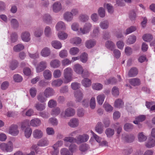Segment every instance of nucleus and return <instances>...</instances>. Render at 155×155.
I'll return each mask as SVG.
<instances>
[{
  "label": "nucleus",
  "mask_w": 155,
  "mask_h": 155,
  "mask_svg": "<svg viewBox=\"0 0 155 155\" xmlns=\"http://www.w3.org/2000/svg\"><path fill=\"white\" fill-rule=\"evenodd\" d=\"M73 71L70 67L66 68L64 70V76L65 79L64 82L67 83L71 81L72 79Z\"/></svg>",
  "instance_id": "1"
},
{
  "label": "nucleus",
  "mask_w": 155,
  "mask_h": 155,
  "mask_svg": "<svg viewBox=\"0 0 155 155\" xmlns=\"http://www.w3.org/2000/svg\"><path fill=\"white\" fill-rule=\"evenodd\" d=\"M0 148L3 152H11L13 150V143L11 141L8 142L7 143H2L0 145Z\"/></svg>",
  "instance_id": "2"
},
{
  "label": "nucleus",
  "mask_w": 155,
  "mask_h": 155,
  "mask_svg": "<svg viewBox=\"0 0 155 155\" xmlns=\"http://www.w3.org/2000/svg\"><path fill=\"white\" fill-rule=\"evenodd\" d=\"M92 25L89 22L85 23L84 25L83 28H80L79 32L83 35L88 33L91 29Z\"/></svg>",
  "instance_id": "3"
},
{
  "label": "nucleus",
  "mask_w": 155,
  "mask_h": 155,
  "mask_svg": "<svg viewBox=\"0 0 155 155\" xmlns=\"http://www.w3.org/2000/svg\"><path fill=\"white\" fill-rule=\"evenodd\" d=\"M89 138V136L86 134L79 135L76 138V143L78 144H80L82 143L86 142L88 140Z\"/></svg>",
  "instance_id": "4"
},
{
  "label": "nucleus",
  "mask_w": 155,
  "mask_h": 155,
  "mask_svg": "<svg viewBox=\"0 0 155 155\" xmlns=\"http://www.w3.org/2000/svg\"><path fill=\"white\" fill-rule=\"evenodd\" d=\"M75 114V110L73 108L68 107L66 108L64 113V114H61L62 117L65 118L66 117H71L73 116Z\"/></svg>",
  "instance_id": "5"
},
{
  "label": "nucleus",
  "mask_w": 155,
  "mask_h": 155,
  "mask_svg": "<svg viewBox=\"0 0 155 155\" xmlns=\"http://www.w3.org/2000/svg\"><path fill=\"white\" fill-rule=\"evenodd\" d=\"M135 139V136L133 134H124L122 135V139L126 143H132L134 140Z\"/></svg>",
  "instance_id": "6"
},
{
  "label": "nucleus",
  "mask_w": 155,
  "mask_h": 155,
  "mask_svg": "<svg viewBox=\"0 0 155 155\" xmlns=\"http://www.w3.org/2000/svg\"><path fill=\"white\" fill-rule=\"evenodd\" d=\"M47 63L46 61H42L38 63L36 67V71L38 73L43 71L47 67Z\"/></svg>",
  "instance_id": "7"
},
{
  "label": "nucleus",
  "mask_w": 155,
  "mask_h": 155,
  "mask_svg": "<svg viewBox=\"0 0 155 155\" xmlns=\"http://www.w3.org/2000/svg\"><path fill=\"white\" fill-rule=\"evenodd\" d=\"M18 127L16 124L12 125L9 128V133L13 136L17 135L19 134Z\"/></svg>",
  "instance_id": "8"
},
{
  "label": "nucleus",
  "mask_w": 155,
  "mask_h": 155,
  "mask_svg": "<svg viewBox=\"0 0 155 155\" xmlns=\"http://www.w3.org/2000/svg\"><path fill=\"white\" fill-rule=\"evenodd\" d=\"M55 93V91L53 88L47 87L44 90L43 94L46 97L48 98L54 95Z\"/></svg>",
  "instance_id": "9"
},
{
  "label": "nucleus",
  "mask_w": 155,
  "mask_h": 155,
  "mask_svg": "<svg viewBox=\"0 0 155 155\" xmlns=\"http://www.w3.org/2000/svg\"><path fill=\"white\" fill-rule=\"evenodd\" d=\"M145 146L148 148H151L155 146V138L150 137L145 143Z\"/></svg>",
  "instance_id": "10"
},
{
  "label": "nucleus",
  "mask_w": 155,
  "mask_h": 155,
  "mask_svg": "<svg viewBox=\"0 0 155 155\" xmlns=\"http://www.w3.org/2000/svg\"><path fill=\"white\" fill-rule=\"evenodd\" d=\"M31 35L28 31H24L22 32L21 35V38L22 40L25 42H28L31 40Z\"/></svg>",
  "instance_id": "11"
},
{
  "label": "nucleus",
  "mask_w": 155,
  "mask_h": 155,
  "mask_svg": "<svg viewBox=\"0 0 155 155\" xmlns=\"http://www.w3.org/2000/svg\"><path fill=\"white\" fill-rule=\"evenodd\" d=\"M33 135L34 138L40 139L43 137V133L41 130L36 129L33 132Z\"/></svg>",
  "instance_id": "12"
},
{
  "label": "nucleus",
  "mask_w": 155,
  "mask_h": 155,
  "mask_svg": "<svg viewBox=\"0 0 155 155\" xmlns=\"http://www.w3.org/2000/svg\"><path fill=\"white\" fill-rule=\"evenodd\" d=\"M68 125L71 127L75 128L79 124V121L78 119L74 118L71 119L68 123Z\"/></svg>",
  "instance_id": "13"
},
{
  "label": "nucleus",
  "mask_w": 155,
  "mask_h": 155,
  "mask_svg": "<svg viewBox=\"0 0 155 155\" xmlns=\"http://www.w3.org/2000/svg\"><path fill=\"white\" fill-rule=\"evenodd\" d=\"M53 11L55 12H58L60 11L62 9V5L59 2H54L52 5Z\"/></svg>",
  "instance_id": "14"
},
{
  "label": "nucleus",
  "mask_w": 155,
  "mask_h": 155,
  "mask_svg": "<svg viewBox=\"0 0 155 155\" xmlns=\"http://www.w3.org/2000/svg\"><path fill=\"white\" fill-rule=\"evenodd\" d=\"M74 95L76 98L75 101L77 102H80L83 98L84 94L81 91L78 90L74 92Z\"/></svg>",
  "instance_id": "15"
},
{
  "label": "nucleus",
  "mask_w": 155,
  "mask_h": 155,
  "mask_svg": "<svg viewBox=\"0 0 155 155\" xmlns=\"http://www.w3.org/2000/svg\"><path fill=\"white\" fill-rule=\"evenodd\" d=\"M96 131L99 134H101L104 131V125L102 123L98 122L95 127Z\"/></svg>",
  "instance_id": "16"
},
{
  "label": "nucleus",
  "mask_w": 155,
  "mask_h": 155,
  "mask_svg": "<svg viewBox=\"0 0 155 155\" xmlns=\"http://www.w3.org/2000/svg\"><path fill=\"white\" fill-rule=\"evenodd\" d=\"M96 41L94 39H89L85 42V46L87 48H91L96 45Z\"/></svg>",
  "instance_id": "17"
},
{
  "label": "nucleus",
  "mask_w": 155,
  "mask_h": 155,
  "mask_svg": "<svg viewBox=\"0 0 155 155\" xmlns=\"http://www.w3.org/2000/svg\"><path fill=\"white\" fill-rule=\"evenodd\" d=\"M30 124L32 127H38L41 124V121L39 119L35 118L31 120Z\"/></svg>",
  "instance_id": "18"
},
{
  "label": "nucleus",
  "mask_w": 155,
  "mask_h": 155,
  "mask_svg": "<svg viewBox=\"0 0 155 155\" xmlns=\"http://www.w3.org/2000/svg\"><path fill=\"white\" fill-rule=\"evenodd\" d=\"M60 61L58 59H55L51 61L50 64L51 67L53 68H58L60 66Z\"/></svg>",
  "instance_id": "19"
},
{
  "label": "nucleus",
  "mask_w": 155,
  "mask_h": 155,
  "mask_svg": "<svg viewBox=\"0 0 155 155\" xmlns=\"http://www.w3.org/2000/svg\"><path fill=\"white\" fill-rule=\"evenodd\" d=\"M63 17L64 20L67 21H71L73 19V16L70 12H67L63 15Z\"/></svg>",
  "instance_id": "20"
},
{
  "label": "nucleus",
  "mask_w": 155,
  "mask_h": 155,
  "mask_svg": "<svg viewBox=\"0 0 155 155\" xmlns=\"http://www.w3.org/2000/svg\"><path fill=\"white\" fill-rule=\"evenodd\" d=\"M56 28L58 31L60 30H64L66 29V25L63 22L60 21L57 24Z\"/></svg>",
  "instance_id": "21"
},
{
  "label": "nucleus",
  "mask_w": 155,
  "mask_h": 155,
  "mask_svg": "<svg viewBox=\"0 0 155 155\" xmlns=\"http://www.w3.org/2000/svg\"><path fill=\"white\" fill-rule=\"evenodd\" d=\"M70 41L71 43L77 45L81 43L82 40L80 38L76 37L71 38Z\"/></svg>",
  "instance_id": "22"
},
{
  "label": "nucleus",
  "mask_w": 155,
  "mask_h": 155,
  "mask_svg": "<svg viewBox=\"0 0 155 155\" xmlns=\"http://www.w3.org/2000/svg\"><path fill=\"white\" fill-rule=\"evenodd\" d=\"M74 70L76 73L81 74L83 71V69L82 67L80 64H77L74 66Z\"/></svg>",
  "instance_id": "23"
},
{
  "label": "nucleus",
  "mask_w": 155,
  "mask_h": 155,
  "mask_svg": "<svg viewBox=\"0 0 155 155\" xmlns=\"http://www.w3.org/2000/svg\"><path fill=\"white\" fill-rule=\"evenodd\" d=\"M49 141L47 138L42 139L39 141L38 143V145L41 147H45L48 145Z\"/></svg>",
  "instance_id": "24"
},
{
  "label": "nucleus",
  "mask_w": 155,
  "mask_h": 155,
  "mask_svg": "<svg viewBox=\"0 0 155 155\" xmlns=\"http://www.w3.org/2000/svg\"><path fill=\"white\" fill-rule=\"evenodd\" d=\"M46 104L39 102L36 103L35 105V109L38 111H41L44 110L45 108Z\"/></svg>",
  "instance_id": "25"
},
{
  "label": "nucleus",
  "mask_w": 155,
  "mask_h": 155,
  "mask_svg": "<svg viewBox=\"0 0 155 155\" xmlns=\"http://www.w3.org/2000/svg\"><path fill=\"white\" fill-rule=\"evenodd\" d=\"M82 85L86 87H89L91 85V82L89 79L86 78L83 79L81 81Z\"/></svg>",
  "instance_id": "26"
},
{
  "label": "nucleus",
  "mask_w": 155,
  "mask_h": 155,
  "mask_svg": "<svg viewBox=\"0 0 155 155\" xmlns=\"http://www.w3.org/2000/svg\"><path fill=\"white\" fill-rule=\"evenodd\" d=\"M58 38L61 40H64L66 39L68 36V34L64 31H60L58 33Z\"/></svg>",
  "instance_id": "27"
},
{
  "label": "nucleus",
  "mask_w": 155,
  "mask_h": 155,
  "mask_svg": "<svg viewBox=\"0 0 155 155\" xmlns=\"http://www.w3.org/2000/svg\"><path fill=\"white\" fill-rule=\"evenodd\" d=\"M44 78L45 79L49 80L51 79L52 77L51 72L49 70H45L43 73Z\"/></svg>",
  "instance_id": "28"
},
{
  "label": "nucleus",
  "mask_w": 155,
  "mask_h": 155,
  "mask_svg": "<svg viewBox=\"0 0 155 155\" xmlns=\"http://www.w3.org/2000/svg\"><path fill=\"white\" fill-rule=\"evenodd\" d=\"M129 83L131 85L135 86L140 85V81L139 79L134 78L130 79Z\"/></svg>",
  "instance_id": "29"
},
{
  "label": "nucleus",
  "mask_w": 155,
  "mask_h": 155,
  "mask_svg": "<svg viewBox=\"0 0 155 155\" xmlns=\"http://www.w3.org/2000/svg\"><path fill=\"white\" fill-rule=\"evenodd\" d=\"M99 34V28L98 27H95L91 34V36L93 38H95L98 36Z\"/></svg>",
  "instance_id": "30"
},
{
  "label": "nucleus",
  "mask_w": 155,
  "mask_h": 155,
  "mask_svg": "<svg viewBox=\"0 0 155 155\" xmlns=\"http://www.w3.org/2000/svg\"><path fill=\"white\" fill-rule=\"evenodd\" d=\"M43 21L47 24H50L51 22L52 19L50 15L48 14L44 15L42 18Z\"/></svg>",
  "instance_id": "31"
},
{
  "label": "nucleus",
  "mask_w": 155,
  "mask_h": 155,
  "mask_svg": "<svg viewBox=\"0 0 155 155\" xmlns=\"http://www.w3.org/2000/svg\"><path fill=\"white\" fill-rule=\"evenodd\" d=\"M51 45L55 48H60L62 47V44L59 41L54 40L52 41Z\"/></svg>",
  "instance_id": "32"
},
{
  "label": "nucleus",
  "mask_w": 155,
  "mask_h": 155,
  "mask_svg": "<svg viewBox=\"0 0 155 155\" xmlns=\"http://www.w3.org/2000/svg\"><path fill=\"white\" fill-rule=\"evenodd\" d=\"M137 69L135 68H131L128 73V75L129 77H133L136 76L138 74Z\"/></svg>",
  "instance_id": "33"
},
{
  "label": "nucleus",
  "mask_w": 155,
  "mask_h": 155,
  "mask_svg": "<svg viewBox=\"0 0 155 155\" xmlns=\"http://www.w3.org/2000/svg\"><path fill=\"white\" fill-rule=\"evenodd\" d=\"M138 140L140 142H143L145 141L147 137L143 132L139 133L138 137Z\"/></svg>",
  "instance_id": "34"
},
{
  "label": "nucleus",
  "mask_w": 155,
  "mask_h": 155,
  "mask_svg": "<svg viewBox=\"0 0 155 155\" xmlns=\"http://www.w3.org/2000/svg\"><path fill=\"white\" fill-rule=\"evenodd\" d=\"M63 83V81L61 79H58L53 81L51 83V85L53 87H59Z\"/></svg>",
  "instance_id": "35"
},
{
  "label": "nucleus",
  "mask_w": 155,
  "mask_h": 155,
  "mask_svg": "<svg viewBox=\"0 0 155 155\" xmlns=\"http://www.w3.org/2000/svg\"><path fill=\"white\" fill-rule=\"evenodd\" d=\"M109 26V23L107 20L101 21L100 24V27L102 29H107Z\"/></svg>",
  "instance_id": "36"
},
{
  "label": "nucleus",
  "mask_w": 155,
  "mask_h": 155,
  "mask_svg": "<svg viewBox=\"0 0 155 155\" xmlns=\"http://www.w3.org/2000/svg\"><path fill=\"white\" fill-rule=\"evenodd\" d=\"M146 117L144 115H141L136 118V120L133 121V123L135 124H138V123L142 122L145 120Z\"/></svg>",
  "instance_id": "37"
},
{
  "label": "nucleus",
  "mask_w": 155,
  "mask_h": 155,
  "mask_svg": "<svg viewBox=\"0 0 155 155\" xmlns=\"http://www.w3.org/2000/svg\"><path fill=\"white\" fill-rule=\"evenodd\" d=\"M105 96L104 94H101L99 95L97 97V101L99 105H102L105 99Z\"/></svg>",
  "instance_id": "38"
},
{
  "label": "nucleus",
  "mask_w": 155,
  "mask_h": 155,
  "mask_svg": "<svg viewBox=\"0 0 155 155\" xmlns=\"http://www.w3.org/2000/svg\"><path fill=\"white\" fill-rule=\"evenodd\" d=\"M38 100L41 103H44L47 101V98L42 93L39 94L37 96Z\"/></svg>",
  "instance_id": "39"
},
{
  "label": "nucleus",
  "mask_w": 155,
  "mask_h": 155,
  "mask_svg": "<svg viewBox=\"0 0 155 155\" xmlns=\"http://www.w3.org/2000/svg\"><path fill=\"white\" fill-rule=\"evenodd\" d=\"M143 40L145 41L149 42L152 40L153 38L152 35L150 34L144 35L142 36Z\"/></svg>",
  "instance_id": "40"
},
{
  "label": "nucleus",
  "mask_w": 155,
  "mask_h": 155,
  "mask_svg": "<svg viewBox=\"0 0 155 155\" xmlns=\"http://www.w3.org/2000/svg\"><path fill=\"white\" fill-rule=\"evenodd\" d=\"M114 105L115 107L120 108L123 106L124 103L121 99H119L115 101Z\"/></svg>",
  "instance_id": "41"
},
{
  "label": "nucleus",
  "mask_w": 155,
  "mask_h": 155,
  "mask_svg": "<svg viewBox=\"0 0 155 155\" xmlns=\"http://www.w3.org/2000/svg\"><path fill=\"white\" fill-rule=\"evenodd\" d=\"M78 18L80 21L83 22L88 21L89 19V17L88 16L86 15L83 14L80 15Z\"/></svg>",
  "instance_id": "42"
},
{
  "label": "nucleus",
  "mask_w": 155,
  "mask_h": 155,
  "mask_svg": "<svg viewBox=\"0 0 155 155\" xmlns=\"http://www.w3.org/2000/svg\"><path fill=\"white\" fill-rule=\"evenodd\" d=\"M105 133L108 137H110L114 134V131L113 129L108 128L106 129Z\"/></svg>",
  "instance_id": "43"
},
{
  "label": "nucleus",
  "mask_w": 155,
  "mask_h": 155,
  "mask_svg": "<svg viewBox=\"0 0 155 155\" xmlns=\"http://www.w3.org/2000/svg\"><path fill=\"white\" fill-rule=\"evenodd\" d=\"M31 129L29 127L26 128L25 130V136L27 138H29L31 136L32 133Z\"/></svg>",
  "instance_id": "44"
},
{
  "label": "nucleus",
  "mask_w": 155,
  "mask_h": 155,
  "mask_svg": "<svg viewBox=\"0 0 155 155\" xmlns=\"http://www.w3.org/2000/svg\"><path fill=\"white\" fill-rule=\"evenodd\" d=\"M44 33L47 37L50 36L52 34V30L51 28L48 26L45 27L44 30Z\"/></svg>",
  "instance_id": "45"
},
{
  "label": "nucleus",
  "mask_w": 155,
  "mask_h": 155,
  "mask_svg": "<svg viewBox=\"0 0 155 155\" xmlns=\"http://www.w3.org/2000/svg\"><path fill=\"white\" fill-rule=\"evenodd\" d=\"M51 51L49 49H42L41 52V55L44 57H46L50 55Z\"/></svg>",
  "instance_id": "46"
},
{
  "label": "nucleus",
  "mask_w": 155,
  "mask_h": 155,
  "mask_svg": "<svg viewBox=\"0 0 155 155\" xmlns=\"http://www.w3.org/2000/svg\"><path fill=\"white\" fill-rule=\"evenodd\" d=\"M60 108L59 107H56L52 109L51 114L54 116H56L60 113Z\"/></svg>",
  "instance_id": "47"
},
{
  "label": "nucleus",
  "mask_w": 155,
  "mask_h": 155,
  "mask_svg": "<svg viewBox=\"0 0 155 155\" xmlns=\"http://www.w3.org/2000/svg\"><path fill=\"white\" fill-rule=\"evenodd\" d=\"M13 78L15 82L18 83L21 82L23 80L22 77L18 74H14Z\"/></svg>",
  "instance_id": "48"
},
{
  "label": "nucleus",
  "mask_w": 155,
  "mask_h": 155,
  "mask_svg": "<svg viewBox=\"0 0 155 155\" xmlns=\"http://www.w3.org/2000/svg\"><path fill=\"white\" fill-rule=\"evenodd\" d=\"M88 145L84 143L81 145L79 147V150L82 152H85L88 149Z\"/></svg>",
  "instance_id": "49"
},
{
  "label": "nucleus",
  "mask_w": 155,
  "mask_h": 155,
  "mask_svg": "<svg viewBox=\"0 0 155 155\" xmlns=\"http://www.w3.org/2000/svg\"><path fill=\"white\" fill-rule=\"evenodd\" d=\"M18 63L16 60L12 61L10 63L9 67L10 69L13 70L16 68L18 66Z\"/></svg>",
  "instance_id": "50"
},
{
  "label": "nucleus",
  "mask_w": 155,
  "mask_h": 155,
  "mask_svg": "<svg viewBox=\"0 0 155 155\" xmlns=\"http://www.w3.org/2000/svg\"><path fill=\"white\" fill-rule=\"evenodd\" d=\"M92 88L96 90H100L103 88V85L99 83L93 84L92 86Z\"/></svg>",
  "instance_id": "51"
},
{
  "label": "nucleus",
  "mask_w": 155,
  "mask_h": 155,
  "mask_svg": "<svg viewBox=\"0 0 155 155\" xmlns=\"http://www.w3.org/2000/svg\"><path fill=\"white\" fill-rule=\"evenodd\" d=\"M61 75V72L59 69H56L55 70L53 73V76L55 78H60Z\"/></svg>",
  "instance_id": "52"
},
{
  "label": "nucleus",
  "mask_w": 155,
  "mask_h": 155,
  "mask_svg": "<svg viewBox=\"0 0 155 155\" xmlns=\"http://www.w3.org/2000/svg\"><path fill=\"white\" fill-rule=\"evenodd\" d=\"M136 40V37L134 35L130 36L128 38L127 42L129 44H132L134 43Z\"/></svg>",
  "instance_id": "53"
},
{
  "label": "nucleus",
  "mask_w": 155,
  "mask_h": 155,
  "mask_svg": "<svg viewBox=\"0 0 155 155\" xmlns=\"http://www.w3.org/2000/svg\"><path fill=\"white\" fill-rule=\"evenodd\" d=\"M10 22L11 26L14 28H16L18 27L19 23L16 19L15 18L12 19Z\"/></svg>",
  "instance_id": "54"
},
{
  "label": "nucleus",
  "mask_w": 155,
  "mask_h": 155,
  "mask_svg": "<svg viewBox=\"0 0 155 155\" xmlns=\"http://www.w3.org/2000/svg\"><path fill=\"white\" fill-rule=\"evenodd\" d=\"M115 46L114 43L111 41H107L105 43V46L107 48H114Z\"/></svg>",
  "instance_id": "55"
},
{
  "label": "nucleus",
  "mask_w": 155,
  "mask_h": 155,
  "mask_svg": "<svg viewBox=\"0 0 155 155\" xmlns=\"http://www.w3.org/2000/svg\"><path fill=\"white\" fill-rule=\"evenodd\" d=\"M116 82L117 80L114 78H110L104 81L105 84L107 85L109 84H113L116 83Z\"/></svg>",
  "instance_id": "56"
},
{
  "label": "nucleus",
  "mask_w": 155,
  "mask_h": 155,
  "mask_svg": "<svg viewBox=\"0 0 155 155\" xmlns=\"http://www.w3.org/2000/svg\"><path fill=\"white\" fill-rule=\"evenodd\" d=\"M61 155H73V153L70 152L67 149L64 148L60 151Z\"/></svg>",
  "instance_id": "57"
},
{
  "label": "nucleus",
  "mask_w": 155,
  "mask_h": 155,
  "mask_svg": "<svg viewBox=\"0 0 155 155\" xmlns=\"http://www.w3.org/2000/svg\"><path fill=\"white\" fill-rule=\"evenodd\" d=\"M87 54L85 52L83 53L80 56L81 61L83 63H85L87 60Z\"/></svg>",
  "instance_id": "58"
},
{
  "label": "nucleus",
  "mask_w": 155,
  "mask_h": 155,
  "mask_svg": "<svg viewBox=\"0 0 155 155\" xmlns=\"http://www.w3.org/2000/svg\"><path fill=\"white\" fill-rule=\"evenodd\" d=\"M65 141L69 142L71 143H76V138L70 136L65 137L64 139Z\"/></svg>",
  "instance_id": "59"
},
{
  "label": "nucleus",
  "mask_w": 155,
  "mask_h": 155,
  "mask_svg": "<svg viewBox=\"0 0 155 155\" xmlns=\"http://www.w3.org/2000/svg\"><path fill=\"white\" fill-rule=\"evenodd\" d=\"M90 106L91 108L92 109H94L95 107V98L94 97H92L90 100Z\"/></svg>",
  "instance_id": "60"
},
{
  "label": "nucleus",
  "mask_w": 155,
  "mask_h": 155,
  "mask_svg": "<svg viewBox=\"0 0 155 155\" xmlns=\"http://www.w3.org/2000/svg\"><path fill=\"white\" fill-rule=\"evenodd\" d=\"M133 128V125L130 123H126L124 126V129L126 131H129L132 130Z\"/></svg>",
  "instance_id": "61"
},
{
  "label": "nucleus",
  "mask_w": 155,
  "mask_h": 155,
  "mask_svg": "<svg viewBox=\"0 0 155 155\" xmlns=\"http://www.w3.org/2000/svg\"><path fill=\"white\" fill-rule=\"evenodd\" d=\"M18 38V35L16 33H13L11 35L10 39L12 42H16L17 41Z\"/></svg>",
  "instance_id": "62"
},
{
  "label": "nucleus",
  "mask_w": 155,
  "mask_h": 155,
  "mask_svg": "<svg viewBox=\"0 0 155 155\" xmlns=\"http://www.w3.org/2000/svg\"><path fill=\"white\" fill-rule=\"evenodd\" d=\"M112 93L114 96H117L119 94L118 88L116 87H114L112 89Z\"/></svg>",
  "instance_id": "63"
},
{
  "label": "nucleus",
  "mask_w": 155,
  "mask_h": 155,
  "mask_svg": "<svg viewBox=\"0 0 155 155\" xmlns=\"http://www.w3.org/2000/svg\"><path fill=\"white\" fill-rule=\"evenodd\" d=\"M98 13L99 16L102 18L105 17V11L103 7H100L98 10Z\"/></svg>",
  "instance_id": "64"
}]
</instances>
